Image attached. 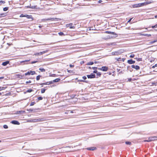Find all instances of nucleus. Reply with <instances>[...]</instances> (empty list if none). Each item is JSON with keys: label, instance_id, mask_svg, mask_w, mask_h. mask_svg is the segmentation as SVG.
<instances>
[{"label": "nucleus", "instance_id": "f257e3e1", "mask_svg": "<svg viewBox=\"0 0 157 157\" xmlns=\"http://www.w3.org/2000/svg\"><path fill=\"white\" fill-rule=\"evenodd\" d=\"M98 69L104 71H106L108 70V67L105 66H103L101 68H98Z\"/></svg>", "mask_w": 157, "mask_h": 157}, {"label": "nucleus", "instance_id": "f03ea898", "mask_svg": "<svg viewBox=\"0 0 157 157\" xmlns=\"http://www.w3.org/2000/svg\"><path fill=\"white\" fill-rule=\"evenodd\" d=\"M157 137H150L148 138V139L147 140H144V142H150L152 140H155L157 139Z\"/></svg>", "mask_w": 157, "mask_h": 157}, {"label": "nucleus", "instance_id": "7ed1b4c3", "mask_svg": "<svg viewBox=\"0 0 157 157\" xmlns=\"http://www.w3.org/2000/svg\"><path fill=\"white\" fill-rule=\"evenodd\" d=\"M144 4L143 3L136 4L133 5H132V7L133 8H137V7H140L141 6H142Z\"/></svg>", "mask_w": 157, "mask_h": 157}, {"label": "nucleus", "instance_id": "20e7f679", "mask_svg": "<svg viewBox=\"0 0 157 157\" xmlns=\"http://www.w3.org/2000/svg\"><path fill=\"white\" fill-rule=\"evenodd\" d=\"M36 74L35 71H28L25 74V75H33Z\"/></svg>", "mask_w": 157, "mask_h": 157}, {"label": "nucleus", "instance_id": "39448f33", "mask_svg": "<svg viewBox=\"0 0 157 157\" xmlns=\"http://www.w3.org/2000/svg\"><path fill=\"white\" fill-rule=\"evenodd\" d=\"M48 50H46L44 51H43L42 52H40L39 53H35V55L36 56L40 55L43 54H44L45 53L47 52H48Z\"/></svg>", "mask_w": 157, "mask_h": 157}, {"label": "nucleus", "instance_id": "423d86ee", "mask_svg": "<svg viewBox=\"0 0 157 157\" xmlns=\"http://www.w3.org/2000/svg\"><path fill=\"white\" fill-rule=\"evenodd\" d=\"M41 121V119L39 118L37 119H35L34 120H28V121L29 122H39Z\"/></svg>", "mask_w": 157, "mask_h": 157}, {"label": "nucleus", "instance_id": "0eeeda50", "mask_svg": "<svg viewBox=\"0 0 157 157\" xmlns=\"http://www.w3.org/2000/svg\"><path fill=\"white\" fill-rule=\"evenodd\" d=\"M87 76L89 78H95V75L94 74L91 73L90 75H87Z\"/></svg>", "mask_w": 157, "mask_h": 157}, {"label": "nucleus", "instance_id": "6e6552de", "mask_svg": "<svg viewBox=\"0 0 157 157\" xmlns=\"http://www.w3.org/2000/svg\"><path fill=\"white\" fill-rule=\"evenodd\" d=\"M131 67L133 68H134L136 69V70H138L140 69V67L138 65H132L131 66Z\"/></svg>", "mask_w": 157, "mask_h": 157}, {"label": "nucleus", "instance_id": "1a4fd4ad", "mask_svg": "<svg viewBox=\"0 0 157 157\" xmlns=\"http://www.w3.org/2000/svg\"><path fill=\"white\" fill-rule=\"evenodd\" d=\"M72 24L70 23L69 24H67L66 25V26L67 27H69L70 29L74 28V26H72Z\"/></svg>", "mask_w": 157, "mask_h": 157}, {"label": "nucleus", "instance_id": "9d476101", "mask_svg": "<svg viewBox=\"0 0 157 157\" xmlns=\"http://www.w3.org/2000/svg\"><path fill=\"white\" fill-rule=\"evenodd\" d=\"M127 62L129 64H132L134 63L135 62V61L133 60L132 59H131L128 60L127 61Z\"/></svg>", "mask_w": 157, "mask_h": 157}, {"label": "nucleus", "instance_id": "9b49d317", "mask_svg": "<svg viewBox=\"0 0 157 157\" xmlns=\"http://www.w3.org/2000/svg\"><path fill=\"white\" fill-rule=\"evenodd\" d=\"M11 123L14 124L19 125L20 124V123L18 121L15 120L12 121Z\"/></svg>", "mask_w": 157, "mask_h": 157}, {"label": "nucleus", "instance_id": "f8f14e48", "mask_svg": "<svg viewBox=\"0 0 157 157\" xmlns=\"http://www.w3.org/2000/svg\"><path fill=\"white\" fill-rule=\"evenodd\" d=\"M28 19H31L32 20H33V18L32 16L31 15H25V17Z\"/></svg>", "mask_w": 157, "mask_h": 157}, {"label": "nucleus", "instance_id": "ddd939ff", "mask_svg": "<svg viewBox=\"0 0 157 157\" xmlns=\"http://www.w3.org/2000/svg\"><path fill=\"white\" fill-rule=\"evenodd\" d=\"M96 147H88L86 148V149L89 150L94 151L96 149Z\"/></svg>", "mask_w": 157, "mask_h": 157}, {"label": "nucleus", "instance_id": "4468645a", "mask_svg": "<svg viewBox=\"0 0 157 157\" xmlns=\"http://www.w3.org/2000/svg\"><path fill=\"white\" fill-rule=\"evenodd\" d=\"M10 62L8 61H7L6 62L2 63V65L4 66H6L7 65V64L9 63Z\"/></svg>", "mask_w": 157, "mask_h": 157}, {"label": "nucleus", "instance_id": "2eb2a0df", "mask_svg": "<svg viewBox=\"0 0 157 157\" xmlns=\"http://www.w3.org/2000/svg\"><path fill=\"white\" fill-rule=\"evenodd\" d=\"M105 33L108 34H112L113 35H116V33L113 32H112L110 31H106L105 32Z\"/></svg>", "mask_w": 157, "mask_h": 157}, {"label": "nucleus", "instance_id": "dca6fc26", "mask_svg": "<svg viewBox=\"0 0 157 157\" xmlns=\"http://www.w3.org/2000/svg\"><path fill=\"white\" fill-rule=\"evenodd\" d=\"M60 80V79L59 78H56L54 80L52 81L53 82H59Z\"/></svg>", "mask_w": 157, "mask_h": 157}, {"label": "nucleus", "instance_id": "f3484780", "mask_svg": "<svg viewBox=\"0 0 157 157\" xmlns=\"http://www.w3.org/2000/svg\"><path fill=\"white\" fill-rule=\"evenodd\" d=\"M53 83V82L52 81H50V82H45V85H49L51 84H52Z\"/></svg>", "mask_w": 157, "mask_h": 157}, {"label": "nucleus", "instance_id": "a211bd4d", "mask_svg": "<svg viewBox=\"0 0 157 157\" xmlns=\"http://www.w3.org/2000/svg\"><path fill=\"white\" fill-rule=\"evenodd\" d=\"M39 70L40 71L42 72H45V70L43 68H39Z\"/></svg>", "mask_w": 157, "mask_h": 157}, {"label": "nucleus", "instance_id": "6ab92c4d", "mask_svg": "<svg viewBox=\"0 0 157 157\" xmlns=\"http://www.w3.org/2000/svg\"><path fill=\"white\" fill-rule=\"evenodd\" d=\"M6 88V87H0V91L5 90Z\"/></svg>", "mask_w": 157, "mask_h": 157}, {"label": "nucleus", "instance_id": "aec40b11", "mask_svg": "<svg viewBox=\"0 0 157 157\" xmlns=\"http://www.w3.org/2000/svg\"><path fill=\"white\" fill-rule=\"evenodd\" d=\"M53 19V18H47V19H43V20H42L44 21H48V20H52Z\"/></svg>", "mask_w": 157, "mask_h": 157}, {"label": "nucleus", "instance_id": "412c9836", "mask_svg": "<svg viewBox=\"0 0 157 157\" xmlns=\"http://www.w3.org/2000/svg\"><path fill=\"white\" fill-rule=\"evenodd\" d=\"M94 64V62H90L88 63L87 65H93Z\"/></svg>", "mask_w": 157, "mask_h": 157}, {"label": "nucleus", "instance_id": "4be33fe9", "mask_svg": "<svg viewBox=\"0 0 157 157\" xmlns=\"http://www.w3.org/2000/svg\"><path fill=\"white\" fill-rule=\"evenodd\" d=\"M78 81L80 82H87V81H86L84 80H78Z\"/></svg>", "mask_w": 157, "mask_h": 157}, {"label": "nucleus", "instance_id": "5701e85b", "mask_svg": "<svg viewBox=\"0 0 157 157\" xmlns=\"http://www.w3.org/2000/svg\"><path fill=\"white\" fill-rule=\"evenodd\" d=\"M8 7H5L3 8V10L5 11H6L8 10Z\"/></svg>", "mask_w": 157, "mask_h": 157}, {"label": "nucleus", "instance_id": "b1692460", "mask_svg": "<svg viewBox=\"0 0 157 157\" xmlns=\"http://www.w3.org/2000/svg\"><path fill=\"white\" fill-rule=\"evenodd\" d=\"M41 76H40V75H38V76H36V79L38 81L40 79V77Z\"/></svg>", "mask_w": 157, "mask_h": 157}, {"label": "nucleus", "instance_id": "393cba45", "mask_svg": "<svg viewBox=\"0 0 157 157\" xmlns=\"http://www.w3.org/2000/svg\"><path fill=\"white\" fill-rule=\"evenodd\" d=\"M33 91V90L32 89H29L26 91V92L30 93Z\"/></svg>", "mask_w": 157, "mask_h": 157}, {"label": "nucleus", "instance_id": "a878e982", "mask_svg": "<svg viewBox=\"0 0 157 157\" xmlns=\"http://www.w3.org/2000/svg\"><path fill=\"white\" fill-rule=\"evenodd\" d=\"M5 16L4 13L0 14V18L4 17Z\"/></svg>", "mask_w": 157, "mask_h": 157}, {"label": "nucleus", "instance_id": "bb28decb", "mask_svg": "<svg viewBox=\"0 0 157 157\" xmlns=\"http://www.w3.org/2000/svg\"><path fill=\"white\" fill-rule=\"evenodd\" d=\"M59 34V35L60 36H64V34L63 33V32H60V33H58Z\"/></svg>", "mask_w": 157, "mask_h": 157}, {"label": "nucleus", "instance_id": "cd10ccee", "mask_svg": "<svg viewBox=\"0 0 157 157\" xmlns=\"http://www.w3.org/2000/svg\"><path fill=\"white\" fill-rule=\"evenodd\" d=\"M45 90H46L44 89H41V93H44L45 92Z\"/></svg>", "mask_w": 157, "mask_h": 157}, {"label": "nucleus", "instance_id": "c85d7f7f", "mask_svg": "<svg viewBox=\"0 0 157 157\" xmlns=\"http://www.w3.org/2000/svg\"><path fill=\"white\" fill-rule=\"evenodd\" d=\"M97 75H98L99 76H100L101 75V73L100 72H97Z\"/></svg>", "mask_w": 157, "mask_h": 157}, {"label": "nucleus", "instance_id": "c756f323", "mask_svg": "<svg viewBox=\"0 0 157 157\" xmlns=\"http://www.w3.org/2000/svg\"><path fill=\"white\" fill-rule=\"evenodd\" d=\"M3 128H4L6 129L8 128V126L7 125L5 124L3 125Z\"/></svg>", "mask_w": 157, "mask_h": 157}, {"label": "nucleus", "instance_id": "7c9ffc66", "mask_svg": "<svg viewBox=\"0 0 157 157\" xmlns=\"http://www.w3.org/2000/svg\"><path fill=\"white\" fill-rule=\"evenodd\" d=\"M125 143L126 144H128V145H130L131 144V142H128V141L126 142Z\"/></svg>", "mask_w": 157, "mask_h": 157}, {"label": "nucleus", "instance_id": "2f4dec72", "mask_svg": "<svg viewBox=\"0 0 157 157\" xmlns=\"http://www.w3.org/2000/svg\"><path fill=\"white\" fill-rule=\"evenodd\" d=\"M35 102H34V101L32 102L31 103L30 105V106L33 105H34V104H35Z\"/></svg>", "mask_w": 157, "mask_h": 157}, {"label": "nucleus", "instance_id": "473e14b6", "mask_svg": "<svg viewBox=\"0 0 157 157\" xmlns=\"http://www.w3.org/2000/svg\"><path fill=\"white\" fill-rule=\"evenodd\" d=\"M17 75L19 76V78H23V75L22 76V75H20V74H18Z\"/></svg>", "mask_w": 157, "mask_h": 157}, {"label": "nucleus", "instance_id": "72a5a7b5", "mask_svg": "<svg viewBox=\"0 0 157 157\" xmlns=\"http://www.w3.org/2000/svg\"><path fill=\"white\" fill-rule=\"evenodd\" d=\"M5 3V2L4 1H0V4H4V3Z\"/></svg>", "mask_w": 157, "mask_h": 157}, {"label": "nucleus", "instance_id": "f704fd0d", "mask_svg": "<svg viewBox=\"0 0 157 157\" xmlns=\"http://www.w3.org/2000/svg\"><path fill=\"white\" fill-rule=\"evenodd\" d=\"M25 17V15H24L23 14H21L20 16V17Z\"/></svg>", "mask_w": 157, "mask_h": 157}, {"label": "nucleus", "instance_id": "c9c22d12", "mask_svg": "<svg viewBox=\"0 0 157 157\" xmlns=\"http://www.w3.org/2000/svg\"><path fill=\"white\" fill-rule=\"evenodd\" d=\"M28 111H30V112H32L33 111V109H27V110Z\"/></svg>", "mask_w": 157, "mask_h": 157}, {"label": "nucleus", "instance_id": "e433bc0d", "mask_svg": "<svg viewBox=\"0 0 157 157\" xmlns=\"http://www.w3.org/2000/svg\"><path fill=\"white\" fill-rule=\"evenodd\" d=\"M38 99L39 100H41L43 99V97H39L38 98Z\"/></svg>", "mask_w": 157, "mask_h": 157}, {"label": "nucleus", "instance_id": "4c0bfd02", "mask_svg": "<svg viewBox=\"0 0 157 157\" xmlns=\"http://www.w3.org/2000/svg\"><path fill=\"white\" fill-rule=\"evenodd\" d=\"M152 28H155L157 27V24H156L154 26H153L151 27Z\"/></svg>", "mask_w": 157, "mask_h": 157}, {"label": "nucleus", "instance_id": "58836bf2", "mask_svg": "<svg viewBox=\"0 0 157 157\" xmlns=\"http://www.w3.org/2000/svg\"><path fill=\"white\" fill-rule=\"evenodd\" d=\"M37 62H38V61H33L31 63V64H33V63H37Z\"/></svg>", "mask_w": 157, "mask_h": 157}, {"label": "nucleus", "instance_id": "ea45409f", "mask_svg": "<svg viewBox=\"0 0 157 157\" xmlns=\"http://www.w3.org/2000/svg\"><path fill=\"white\" fill-rule=\"evenodd\" d=\"M135 55L134 54H131L130 56V57L131 58H133L134 57Z\"/></svg>", "mask_w": 157, "mask_h": 157}, {"label": "nucleus", "instance_id": "a19ab883", "mask_svg": "<svg viewBox=\"0 0 157 157\" xmlns=\"http://www.w3.org/2000/svg\"><path fill=\"white\" fill-rule=\"evenodd\" d=\"M31 81H30V80H29V81H26V84H28V83H31Z\"/></svg>", "mask_w": 157, "mask_h": 157}, {"label": "nucleus", "instance_id": "79ce46f5", "mask_svg": "<svg viewBox=\"0 0 157 157\" xmlns=\"http://www.w3.org/2000/svg\"><path fill=\"white\" fill-rule=\"evenodd\" d=\"M92 68L93 69V70H96L98 68L97 67H92Z\"/></svg>", "mask_w": 157, "mask_h": 157}, {"label": "nucleus", "instance_id": "37998d69", "mask_svg": "<svg viewBox=\"0 0 157 157\" xmlns=\"http://www.w3.org/2000/svg\"><path fill=\"white\" fill-rule=\"evenodd\" d=\"M82 78L84 79H86V77L85 76H83L82 77Z\"/></svg>", "mask_w": 157, "mask_h": 157}, {"label": "nucleus", "instance_id": "c03bdc74", "mask_svg": "<svg viewBox=\"0 0 157 157\" xmlns=\"http://www.w3.org/2000/svg\"><path fill=\"white\" fill-rule=\"evenodd\" d=\"M36 6H31L30 7L32 9H35V8Z\"/></svg>", "mask_w": 157, "mask_h": 157}, {"label": "nucleus", "instance_id": "a18cd8bd", "mask_svg": "<svg viewBox=\"0 0 157 157\" xmlns=\"http://www.w3.org/2000/svg\"><path fill=\"white\" fill-rule=\"evenodd\" d=\"M137 60L138 61H141L142 60V59L141 58H138Z\"/></svg>", "mask_w": 157, "mask_h": 157}, {"label": "nucleus", "instance_id": "49530a36", "mask_svg": "<svg viewBox=\"0 0 157 157\" xmlns=\"http://www.w3.org/2000/svg\"><path fill=\"white\" fill-rule=\"evenodd\" d=\"M21 111H18L17 112V114H19L20 113H21Z\"/></svg>", "mask_w": 157, "mask_h": 157}, {"label": "nucleus", "instance_id": "de8ad7c7", "mask_svg": "<svg viewBox=\"0 0 157 157\" xmlns=\"http://www.w3.org/2000/svg\"><path fill=\"white\" fill-rule=\"evenodd\" d=\"M56 74H53L51 76H52V77H55L56 76Z\"/></svg>", "mask_w": 157, "mask_h": 157}, {"label": "nucleus", "instance_id": "09e8293b", "mask_svg": "<svg viewBox=\"0 0 157 157\" xmlns=\"http://www.w3.org/2000/svg\"><path fill=\"white\" fill-rule=\"evenodd\" d=\"M21 113H25V111H21Z\"/></svg>", "mask_w": 157, "mask_h": 157}, {"label": "nucleus", "instance_id": "8fccbe9b", "mask_svg": "<svg viewBox=\"0 0 157 157\" xmlns=\"http://www.w3.org/2000/svg\"><path fill=\"white\" fill-rule=\"evenodd\" d=\"M98 72V71L96 70H95V71H93V72L94 73H97Z\"/></svg>", "mask_w": 157, "mask_h": 157}, {"label": "nucleus", "instance_id": "3c124183", "mask_svg": "<svg viewBox=\"0 0 157 157\" xmlns=\"http://www.w3.org/2000/svg\"><path fill=\"white\" fill-rule=\"evenodd\" d=\"M45 82L41 83L40 84V85H45Z\"/></svg>", "mask_w": 157, "mask_h": 157}, {"label": "nucleus", "instance_id": "603ef678", "mask_svg": "<svg viewBox=\"0 0 157 157\" xmlns=\"http://www.w3.org/2000/svg\"><path fill=\"white\" fill-rule=\"evenodd\" d=\"M115 53L117 54V52H113L112 53V55H115Z\"/></svg>", "mask_w": 157, "mask_h": 157}, {"label": "nucleus", "instance_id": "864d4df0", "mask_svg": "<svg viewBox=\"0 0 157 157\" xmlns=\"http://www.w3.org/2000/svg\"><path fill=\"white\" fill-rule=\"evenodd\" d=\"M157 41V40H155L154 41H152L153 43L155 42H156Z\"/></svg>", "mask_w": 157, "mask_h": 157}, {"label": "nucleus", "instance_id": "5fc2aeb1", "mask_svg": "<svg viewBox=\"0 0 157 157\" xmlns=\"http://www.w3.org/2000/svg\"><path fill=\"white\" fill-rule=\"evenodd\" d=\"M70 67H74V65H72L71 64H70Z\"/></svg>", "mask_w": 157, "mask_h": 157}, {"label": "nucleus", "instance_id": "6e6d98bb", "mask_svg": "<svg viewBox=\"0 0 157 157\" xmlns=\"http://www.w3.org/2000/svg\"><path fill=\"white\" fill-rule=\"evenodd\" d=\"M132 18H131V19H130L128 21V22H129L131 21V20L132 19Z\"/></svg>", "mask_w": 157, "mask_h": 157}, {"label": "nucleus", "instance_id": "4d7b16f0", "mask_svg": "<svg viewBox=\"0 0 157 157\" xmlns=\"http://www.w3.org/2000/svg\"><path fill=\"white\" fill-rule=\"evenodd\" d=\"M102 2V0H99V1H98V3H101Z\"/></svg>", "mask_w": 157, "mask_h": 157}, {"label": "nucleus", "instance_id": "13d9d810", "mask_svg": "<svg viewBox=\"0 0 157 157\" xmlns=\"http://www.w3.org/2000/svg\"><path fill=\"white\" fill-rule=\"evenodd\" d=\"M149 43V44H153L152 41L150 42Z\"/></svg>", "mask_w": 157, "mask_h": 157}, {"label": "nucleus", "instance_id": "bf43d9fd", "mask_svg": "<svg viewBox=\"0 0 157 157\" xmlns=\"http://www.w3.org/2000/svg\"><path fill=\"white\" fill-rule=\"evenodd\" d=\"M121 59V58H118L117 59V60L118 61H119V60H120Z\"/></svg>", "mask_w": 157, "mask_h": 157}, {"label": "nucleus", "instance_id": "052dcab7", "mask_svg": "<svg viewBox=\"0 0 157 157\" xmlns=\"http://www.w3.org/2000/svg\"><path fill=\"white\" fill-rule=\"evenodd\" d=\"M131 80H132L131 78H128V80L129 81H130Z\"/></svg>", "mask_w": 157, "mask_h": 157}, {"label": "nucleus", "instance_id": "680f3d73", "mask_svg": "<svg viewBox=\"0 0 157 157\" xmlns=\"http://www.w3.org/2000/svg\"><path fill=\"white\" fill-rule=\"evenodd\" d=\"M71 71V70H67V72L69 73H70Z\"/></svg>", "mask_w": 157, "mask_h": 157}, {"label": "nucleus", "instance_id": "e2e57ef3", "mask_svg": "<svg viewBox=\"0 0 157 157\" xmlns=\"http://www.w3.org/2000/svg\"><path fill=\"white\" fill-rule=\"evenodd\" d=\"M3 78H4L3 77H0V79H3Z\"/></svg>", "mask_w": 157, "mask_h": 157}, {"label": "nucleus", "instance_id": "0e129e2a", "mask_svg": "<svg viewBox=\"0 0 157 157\" xmlns=\"http://www.w3.org/2000/svg\"><path fill=\"white\" fill-rule=\"evenodd\" d=\"M39 28H41L42 27V26H41V25H39Z\"/></svg>", "mask_w": 157, "mask_h": 157}, {"label": "nucleus", "instance_id": "69168bd1", "mask_svg": "<svg viewBox=\"0 0 157 157\" xmlns=\"http://www.w3.org/2000/svg\"><path fill=\"white\" fill-rule=\"evenodd\" d=\"M154 66H155V67H157V64H155V65Z\"/></svg>", "mask_w": 157, "mask_h": 157}, {"label": "nucleus", "instance_id": "338daca9", "mask_svg": "<svg viewBox=\"0 0 157 157\" xmlns=\"http://www.w3.org/2000/svg\"><path fill=\"white\" fill-rule=\"evenodd\" d=\"M83 63H84V62L83 61H82L81 62V64H82Z\"/></svg>", "mask_w": 157, "mask_h": 157}, {"label": "nucleus", "instance_id": "774afa93", "mask_svg": "<svg viewBox=\"0 0 157 157\" xmlns=\"http://www.w3.org/2000/svg\"><path fill=\"white\" fill-rule=\"evenodd\" d=\"M155 18H157V15L155 16Z\"/></svg>", "mask_w": 157, "mask_h": 157}]
</instances>
